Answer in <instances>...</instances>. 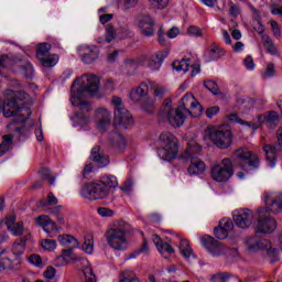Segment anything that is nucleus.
I'll use <instances>...</instances> for the list:
<instances>
[{"mask_svg": "<svg viewBox=\"0 0 282 282\" xmlns=\"http://www.w3.org/2000/svg\"><path fill=\"white\" fill-rule=\"evenodd\" d=\"M205 138H209L218 149H228L232 144V132L230 130H217L207 128Z\"/></svg>", "mask_w": 282, "mask_h": 282, "instance_id": "10", "label": "nucleus"}, {"mask_svg": "<svg viewBox=\"0 0 282 282\" xmlns=\"http://www.w3.org/2000/svg\"><path fill=\"white\" fill-rule=\"evenodd\" d=\"M200 243L214 257H219V254H226L227 257H237V254H239L237 248L225 247L224 245H221V242L215 240V238L210 236L202 237Z\"/></svg>", "mask_w": 282, "mask_h": 282, "instance_id": "8", "label": "nucleus"}, {"mask_svg": "<svg viewBox=\"0 0 282 282\" xmlns=\"http://www.w3.org/2000/svg\"><path fill=\"white\" fill-rule=\"evenodd\" d=\"M158 10H164L171 0H149Z\"/></svg>", "mask_w": 282, "mask_h": 282, "instance_id": "54", "label": "nucleus"}, {"mask_svg": "<svg viewBox=\"0 0 282 282\" xmlns=\"http://www.w3.org/2000/svg\"><path fill=\"white\" fill-rule=\"evenodd\" d=\"M232 163L236 166L242 169L249 173V171H257L261 166V159L259 155L246 148H240L236 150L231 155Z\"/></svg>", "mask_w": 282, "mask_h": 282, "instance_id": "4", "label": "nucleus"}, {"mask_svg": "<svg viewBox=\"0 0 282 282\" xmlns=\"http://www.w3.org/2000/svg\"><path fill=\"white\" fill-rule=\"evenodd\" d=\"M119 39H129L131 36V30L129 28L123 26L117 33Z\"/></svg>", "mask_w": 282, "mask_h": 282, "instance_id": "59", "label": "nucleus"}, {"mask_svg": "<svg viewBox=\"0 0 282 282\" xmlns=\"http://www.w3.org/2000/svg\"><path fill=\"white\" fill-rule=\"evenodd\" d=\"M115 122L121 126L123 129L133 127V116L127 110V108H115Z\"/></svg>", "mask_w": 282, "mask_h": 282, "instance_id": "14", "label": "nucleus"}, {"mask_svg": "<svg viewBox=\"0 0 282 282\" xmlns=\"http://www.w3.org/2000/svg\"><path fill=\"white\" fill-rule=\"evenodd\" d=\"M47 229H44L45 232L50 234V232H56L58 230H61V226H58L56 223H54L52 219L48 221L47 224Z\"/></svg>", "mask_w": 282, "mask_h": 282, "instance_id": "57", "label": "nucleus"}, {"mask_svg": "<svg viewBox=\"0 0 282 282\" xmlns=\"http://www.w3.org/2000/svg\"><path fill=\"white\" fill-rule=\"evenodd\" d=\"M127 232L124 228H111L106 232L108 246L113 250H127Z\"/></svg>", "mask_w": 282, "mask_h": 282, "instance_id": "11", "label": "nucleus"}, {"mask_svg": "<svg viewBox=\"0 0 282 282\" xmlns=\"http://www.w3.org/2000/svg\"><path fill=\"white\" fill-rule=\"evenodd\" d=\"M265 116L267 127H269V129H275L276 122H279V113H276V111H268Z\"/></svg>", "mask_w": 282, "mask_h": 282, "instance_id": "36", "label": "nucleus"}, {"mask_svg": "<svg viewBox=\"0 0 282 282\" xmlns=\"http://www.w3.org/2000/svg\"><path fill=\"white\" fill-rule=\"evenodd\" d=\"M56 204H58V198L54 196V193H48L46 202H42L41 206H56Z\"/></svg>", "mask_w": 282, "mask_h": 282, "instance_id": "51", "label": "nucleus"}, {"mask_svg": "<svg viewBox=\"0 0 282 282\" xmlns=\"http://www.w3.org/2000/svg\"><path fill=\"white\" fill-rule=\"evenodd\" d=\"M56 276V269L54 267H47L45 272H44V278L47 279L48 281H52Z\"/></svg>", "mask_w": 282, "mask_h": 282, "instance_id": "62", "label": "nucleus"}, {"mask_svg": "<svg viewBox=\"0 0 282 282\" xmlns=\"http://www.w3.org/2000/svg\"><path fill=\"white\" fill-rule=\"evenodd\" d=\"M42 248L44 250H47L48 252H52V250H56V240H52V239L42 240Z\"/></svg>", "mask_w": 282, "mask_h": 282, "instance_id": "49", "label": "nucleus"}, {"mask_svg": "<svg viewBox=\"0 0 282 282\" xmlns=\"http://www.w3.org/2000/svg\"><path fill=\"white\" fill-rule=\"evenodd\" d=\"M262 76L263 78H272V76H274V64H268Z\"/></svg>", "mask_w": 282, "mask_h": 282, "instance_id": "64", "label": "nucleus"}, {"mask_svg": "<svg viewBox=\"0 0 282 282\" xmlns=\"http://www.w3.org/2000/svg\"><path fill=\"white\" fill-rule=\"evenodd\" d=\"M139 28L143 36H153V33L155 32V21H153L151 15H143L140 19Z\"/></svg>", "mask_w": 282, "mask_h": 282, "instance_id": "22", "label": "nucleus"}, {"mask_svg": "<svg viewBox=\"0 0 282 282\" xmlns=\"http://www.w3.org/2000/svg\"><path fill=\"white\" fill-rule=\"evenodd\" d=\"M118 186V178L113 175H104L99 181L85 184L82 187V196L90 202L109 197L111 188Z\"/></svg>", "mask_w": 282, "mask_h": 282, "instance_id": "3", "label": "nucleus"}, {"mask_svg": "<svg viewBox=\"0 0 282 282\" xmlns=\"http://www.w3.org/2000/svg\"><path fill=\"white\" fill-rule=\"evenodd\" d=\"M58 242L65 248H78L79 242L74 236L63 235L58 236Z\"/></svg>", "mask_w": 282, "mask_h": 282, "instance_id": "29", "label": "nucleus"}, {"mask_svg": "<svg viewBox=\"0 0 282 282\" xmlns=\"http://www.w3.org/2000/svg\"><path fill=\"white\" fill-rule=\"evenodd\" d=\"M116 39V29L111 24L106 25V43H111Z\"/></svg>", "mask_w": 282, "mask_h": 282, "instance_id": "44", "label": "nucleus"}, {"mask_svg": "<svg viewBox=\"0 0 282 282\" xmlns=\"http://www.w3.org/2000/svg\"><path fill=\"white\" fill-rule=\"evenodd\" d=\"M20 69L25 78H32L34 76V67L30 62H24V64L20 65Z\"/></svg>", "mask_w": 282, "mask_h": 282, "instance_id": "41", "label": "nucleus"}, {"mask_svg": "<svg viewBox=\"0 0 282 282\" xmlns=\"http://www.w3.org/2000/svg\"><path fill=\"white\" fill-rule=\"evenodd\" d=\"M264 204L271 213H281L282 210V193L273 195L267 194L264 196Z\"/></svg>", "mask_w": 282, "mask_h": 282, "instance_id": "20", "label": "nucleus"}, {"mask_svg": "<svg viewBox=\"0 0 282 282\" xmlns=\"http://www.w3.org/2000/svg\"><path fill=\"white\" fill-rule=\"evenodd\" d=\"M21 265V258L10 259L8 254H6V250L0 252V272L3 270H19Z\"/></svg>", "mask_w": 282, "mask_h": 282, "instance_id": "19", "label": "nucleus"}, {"mask_svg": "<svg viewBox=\"0 0 282 282\" xmlns=\"http://www.w3.org/2000/svg\"><path fill=\"white\" fill-rule=\"evenodd\" d=\"M159 142L161 148L158 149V155L161 160H175L177 158V138L173 135L171 132H163L159 138Z\"/></svg>", "mask_w": 282, "mask_h": 282, "instance_id": "5", "label": "nucleus"}, {"mask_svg": "<svg viewBox=\"0 0 282 282\" xmlns=\"http://www.w3.org/2000/svg\"><path fill=\"white\" fill-rule=\"evenodd\" d=\"M50 50L52 45L47 42L40 43L36 48V58L37 61H43L46 56H50Z\"/></svg>", "mask_w": 282, "mask_h": 282, "instance_id": "31", "label": "nucleus"}, {"mask_svg": "<svg viewBox=\"0 0 282 282\" xmlns=\"http://www.w3.org/2000/svg\"><path fill=\"white\" fill-rule=\"evenodd\" d=\"M79 83L80 79H76L70 88L72 105L75 107H80V111L75 112L72 117V121L75 126L89 123V117H87L84 111H91V106L89 105V101L83 100V96H85V94H90L94 96V94H98L100 89V78H98L96 75L84 76L82 85L76 89V85H79Z\"/></svg>", "mask_w": 282, "mask_h": 282, "instance_id": "1", "label": "nucleus"}, {"mask_svg": "<svg viewBox=\"0 0 282 282\" xmlns=\"http://www.w3.org/2000/svg\"><path fill=\"white\" fill-rule=\"evenodd\" d=\"M149 96V85L142 83L137 88H133L130 93L132 102H142Z\"/></svg>", "mask_w": 282, "mask_h": 282, "instance_id": "23", "label": "nucleus"}, {"mask_svg": "<svg viewBox=\"0 0 282 282\" xmlns=\"http://www.w3.org/2000/svg\"><path fill=\"white\" fill-rule=\"evenodd\" d=\"M152 241L159 250L160 254H164V252H167V254H173L175 252V249H173L171 243L163 242L162 238H160L158 235H152Z\"/></svg>", "mask_w": 282, "mask_h": 282, "instance_id": "27", "label": "nucleus"}, {"mask_svg": "<svg viewBox=\"0 0 282 282\" xmlns=\"http://www.w3.org/2000/svg\"><path fill=\"white\" fill-rule=\"evenodd\" d=\"M82 250H84V252H86V254H93L94 253V239L86 238L82 246Z\"/></svg>", "mask_w": 282, "mask_h": 282, "instance_id": "45", "label": "nucleus"}, {"mask_svg": "<svg viewBox=\"0 0 282 282\" xmlns=\"http://www.w3.org/2000/svg\"><path fill=\"white\" fill-rule=\"evenodd\" d=\"M262 41H263V45L269 54H272V55L276 54V52H278L276 46L274 45V43L272 42V39H270V36L263 35Z\"/></svg>", "mask_w": 282, "mask_h": 282, "instance_id": "39", "label": "nucleus"}, {"mask_svg": "<svg viewBox=\"0 0 282 282\" xmlns=\"http://www.w3.org/2000/svg\"><path fill=\"white\" fill-rule=\"evenodd\" d=\"M97 129L104 133L111 126V112L107 108H99L96 110Z\"/></svg>", "mask_w": 282, "mask_h": 282, "instance_id": "17", "label": "nucleus"}, {"mask_svg": "<svg viewBox=\"0 0 282 282\" xmlns=\"http://www.w3.org/2000/svg\"><path fill=\"white\" fill-rule=\"evenodd\" d=\"M83 272L86 282H97L96 274H94V270L91 269V267L84 268Z\"/></svg>", "mask_w": 282, "mask_h": 282, "instance_id": "48", "label": "nucleus"}, {"mask_svg": "<svg viewBox=\"0 0 282 282\" xmlns=\"http://www.w3.org/2000/svg\"><path fill=\"white\" fill-rule=\"evenodd\" d=\"M90 160L93 162H95V164L99 167V169H105V166H109L111 160L109 159V155L105 154V152H102L100 150L99 145H96L91 149L90 152Z\"/></svg>", "mask_w": 282, "mask_h": 282, "instance_id": "18", "label": "nucleus"}, {"mask_svg": "<svg viewBox=\"0 0 282 282\" xmlns=\"http://www.w3.org/2000/svg\"><path fill=\"white\" fill-rule=\"evenodd\" d=\"M173 69L176 72H188L191 69V59L175 61L172 63Z\"/></svg>", "mask_w": 282, "mask_h": 282, "instance_id": "34", "label": "nucleus"}, {"mask_svg": "<svg viewBox=\"0 0 282 282\" xmlns=\"http://www.w3.org/2000/svg\"><path fill=\"white\" fill-rule=\"evenodd\" d=\"M158 41L160 45H163V47L169 46V40L166 39V34L164 33L163 26H161L158 31Z\"/></svg>", "mask_w": 282, "mask_h": 282, "instance_id": "50", "label": "nucleus"}, {"mask_svg": "<svg viewBox=\"0 0 282 282\" xmlns=\"http://www.w3.org/2000/svg\"><path fill=\"white\" fill-rule=\"evenodd\" d=\"M98 215H100V217H112L113 216V210L107 208V207H99L97 209Z\"/></svg>", "mask_w": 282, "mask_h": 282, "instance_id": "61", "label": "nucleus"}, {"mask_svg": "<svg viewBox=\"0 0 282 282\" xmlns=\"http://www.w3.org/2000/svg\"><path fill=\"white\" fill-rule=\"evenodd\" d=\"M30 95L23 90H6L3 107L0 105V113L4 118H15L17 122H25L32 116L30 110Z\"/></svg>", "mask_w": 282, "mask_h": 282, "instance_id": "2", "label": "nucleus"}, {"mask_svg": "<svg viewBox=\"0 0 282 282\" xmlns=\"http://www.w3.org/2000/svg\"><path fill=\"white\" fill-rule=\"evenodd\" d=\"M30 239V231H26V235H24L22 238H19L14 241L12 246V252L15 254V259H20V254H23L25 252V246L28 243V240Z\"/></svg>", "mask_w": 282, "mask_h": 282, "instance_id": "26", "label": "nucleus"}, {"mask_svg": "<svg viewBox=\"0 0 282 282\" xmlns=\"http://www.w3.org/2000/svg\"><path fill=\"white\" fill-rule=\"evenodd\" d=\"M270 23H271L273 36H275V39L281 37V28H279V22L271 21Z\"/></svg>", "mask_w": 282, "mask_h": 282, "instance_id": "60", "label": "nucleus"}, {"mask_svg": "<svg viewBox=\"0 0 282 282\" xmlns=\"http://www.w3.org/2000/svg\"><path fill=\"white\" fill-rule=\"evenodd\" d=\"M153 91L155 98H164V94H166V88H164V86L154 85Z\"/></svg>", "mask_w": 282, "mask_h": 282, "instance_id": "56", "label": "nucleus"}, {"mask_svg": "<svg viewBox=\"0 0 282 282\" xmlns=\"http://www.w3.org/2000/svg\"><path fill=\"white\" fill-rule=\"evenodd\" d=\"M8 230L12 229L13 226H15L17 224V216L14 214H11L10 216H8L6 218V221H4Z\"/></svg>", "mask_w": 282, "mask_h": 282, "instance_id": "58", "label": "nucleus"}, {"mask_svg": "<svg viewBox=\"0 0 282 282\" xmlns=\"http://www.w3.org/2000/svg\"><path fill=\"white\" fill-rule=\"evenodd\" d=\"M140 102H141V109L147 113H153V111H155V102L153 101V99L147 97Z\"/></svg>", "mask_w": 282, "mask_h": 282, "instance_id": "38", "label": "nucleus"}, {"mask_svg": "<svg viewBox=\"0 0 282 282\" xmlns=\"http://www.w3.org/2000/svg\"><path fill=\"white\" fill-rule=\"evenodd\" d=\"M234 221L238 228L246 230L252 226V221H254V213L250 209H238L234 214Z\"/></svg>", "mask_w": 282, "mask_h": 282, "instance_id": "13", "label": "nucleus"}, {"mask_svg": "<svg viewBox=\"0 0 282 282\" xmlns=\"http://www.w3.org/2000/svg\"><path fill=\"white\" fill-rule=\"evenodd\" d=\"M50 220H51L50 216L42 215L35 218V224L36 226H41L43 230H47V224H50Z\"/></svg>", "mask_w": 282, "mask_h": 282, "instance_id": "47", "label": "nucleus"}, {"mask_svg": "<svg viewBox=\"0 0 282 282\" xmlns=\"http://www.w3.org/2000/svg\"><path fill=\"white\" fill-rule=\"evenodd\" d=\"M204 87H206L208 91H212L214 96L219 95V86L214 80H205Z\"/></svg>", "mask_w": 282, "mask_h": 282, "instance_id": "46", "label": "nucleus"}, {"mask_svg": "<svg viewBox=\"0 0 282 282\" xmlns=\"http://www.w3.org/2000/svg\"><path fill=\"white\" fill-rule=\"evenodd\" d=\"M219 227L223 228L224 230H226L227 232H230V230H232L235 225L232 224V220H230V219H223L219 223Z\"/></svg>", "mask_w": 282, "mask_h": 282, "instance_id": "55", "label": "nucleus"}, {"mask_svg": "<svg viewBox=\"0 0 282 282\" xmlns=\"http://www.w3.org/2000/svg\"><path fill=\"white\" fill-rule=\"evenodd\" d=\"M247 250L249 252H257L258 250H265L267 256L271 261L279 259V250L272 248V243L268 239H262L259 236L249 237L246 241Z\"/></svg>", "mask_w": 282, "mask_h": 282, "instance_id": "7", "label": "nucleus"}, {"mask_svg": "<svg viewBox=\"0 0 282 282\" xmlns=\"http://www.w3.org/2000/svg\"><path fill=\"white\" fill-rule=\"evenodd\" d=\"M39 62L43 67H54V65L58 63V55H47L46 57H43V59H39Z\"/></svg>", "mask_w": 282, "mask_h": 282, "instance_id": "37", "label": "nucleus"}, {"mask_svg": "<svg viewBox=\"0 0 282 282\" xmlns=\"http://www.w3.org/2000/svg\"><path fill=\"white\" fill-rule=\"evenodd\" d=\"M276 230V220L270 218L269 216H260L257 225L256 232H261L262 235H270Z\"/></svg>", "mask_w": 282, "mask_h": 282, "instance_id": "15", "label": "nucleus"}, {"mask_svg": "<svg viewBox=\"0 0 282 282\" xmlns=\"http://www.w3.org/2000/svg\"><path fill=\"white\" fill-rule=\"evenodd\" d=\"M226 52H224V48L219 46L217 43H213L209 46V50L205 53L206 63H210L213 61H219L221 56H224Z\"/></svg>", "mask_w": 282, "mask_h": 282, "instance_id": "25", "label": "nucleus"}, {"mask_svg": "<svg viewBox=\"0 0 282 282\" xmlns=\"http://www.w3.org/2000/svg\"><path fill=\"white\" fill-rule=\"evenodd\" d=\"M110 142L113 149H117V151L122 152L127 148V139H124V137H122L120 133H115Z\"/></svg>", "mask_w": 282, "mask_h": 282, "instance_id": "28", "label": "nucleus"}, {"mask_svg": "<svg viewBox=\"0 0 282 282\" xmlns=\"http://www.w3.org/2000/svg\"><path fill=\"white\" fill-rule=\"evenodd\" d=\"M246 124L247 127H250L253 131H257V129H261L263 124H268V117L265 116V113L258 115L257 122L247 121Z\"/></svg>", "mask_w": 282, "mask_h": 282, "instance_id": "33", "label": "nucleus"}, {"mask_svg": "<svg viewBox=\"0 0 282 282\" xmlns=\"http://www.w3.org/2000/svg\"><path fill=\"white\" fill-rule=\"evenodd\" d=\"M187 33L191 35V36H202L203 33H202V29H199L198 26L196 25H192L187 29Z\"/></svg>", "mask_w": 282, "mask_h": 282, "instance_id": "63", "label": "nucleus"}, {"mask_svg": "<svg viewBox=\"0 0 282 282\" xmlns=\"http://www.w3.org/2000/svg\"><path fill=\"white\" fill-rule=\"evenodd\" d=\"M171 104V99L163 101L159 110V118H161V120H167L172 127H182L184 120H186L184 110H182V108L174 109Z\"/></svg>", "mask_w": 282, "mask_h": 282, "instance_id": "6", "label": "nucleus"}, {"mask_svg": "<svg viewBox=\"0 0 282 282\" xmlns=\"http://www.w3.org/2000/svg\"><path fill=\"white\" fill-rule=\"evenodd\" d=\"M166 56H169V50L159 51L155 54L151 55L150 62H149L150 69H152L153 72L160 69Z\"/></svg>", "mask_w": 282, "mask_h": 282, "instance_id": "24", "label": "nucleus"}, {"mask_svg": "<svg viewBox=\"0 0 282 282\" xmlns=\"http://www.w3.org/2000/svg\"><path fill=\"white\" fill-rule=\"evenodd\" d=\"M210 175L215 182H228V180L235 175V170H232V160L225 158L221 160L220 164L213 165Z\"/></svg>", "mask_w": 282, "mask_h": 282, "instance_id": "9", "label": "nucleus"}, {"mask_svg": "<svg viewBox=\"0 0 282 282\" xmlns=\"http://www.w3.org/2000/svg\"><path fill=\"white\" fill-rule=\"evenodd\" d=\"M228 279H230V273L223 272V273H218V274H215L214 276H212L210 281L212 282H227Z\"/></svg>", "mask_w": 282, "mask_h": 282, "instance_id": "52", "label": "nucleus"}, {"mask_svg": "<svg viewBox=\"0 0 282 282\" xmlns=\"http://www.w3.org/2000/svg\"><path fill=\"white\" fill-rule=\"evenodd\" d=\"M41 180H45L51 184V186H54V183L56 182V176H52V172L50 169H42L39 171Z\"/></svg>", "mask_w": 282, "mask_h": 282, "instance_id": "40", "label": "nucleus"}, {"mask_svg": "<svg viewBox=\"0 0 282 282\" xmlns=\"http://www.w3.org/2000/svg\"><path fill=\"white\" fill-rule=\"evenodd\" d=\"M13 137L12 134H6L2 137V142L0 143V158L1 155H6L8 151H10V147H12Z\"/></svg>", "mask_w": 282, "mask_h": 282, "instance_id": "32", "label": "nucleus"}, {"mask_svg": "<svg viewBox=\"0 0 282 282\" xmlns=\"http://www.w3.org/2000/svg\"><path fill=\"white\" fill-rule=\"evenodd\" d=\"M264 152L267 153V160H270L271 166H274V153H276V145H264Z\"/></svg>", "mask_w": 282, "mask_h": 282, "instance_id": "43", "label": "nucleus"}, {"mask_svg": "<svg viewBox=\"0 0 282 282\" xmlns=\"http://www.w3.org/2000/svg\"><path fill=\"white\" fill-rule=\"evenodd\" d=\"M206 171V164L203 161H191V165L187 169L189 175H199V173H204Z\"/></svg>", "mask_w": 282, "mask_h": 282, "instance_id": "30", "label": "nucleus"}, {"mask_svg": "<svg viewBox=\"0 0 282 282\" xmlns=\"http://www.w3.org/2000/svg\"><path fill=\"white\" fill-rule=\"evenodd\" d=\"M202 155V147L195 141L187 143V149L181 154L182 160L195 161Z\"/></svg>", "mask_w": 282, "mask_h": 282, "instance_id": "21", "label": "nucleus"}, {"mask_svg": "<svg viewBox=\"0 0 282 282\" xmlns=\"http://www.w3.org/2000/svg\"><path fill=\"white\" fill-rule=\"evenodd\" d=\"M178 248H180L181 254H183L185 259H189L191 254H193V249H191V245L186 239H181V243Z\"/></svg>", "mask_w": 282, "mask_h": 282, "instance_id": "35", "label": "nucleus"}, {"mask_svg": "<svg viewBox=\"0 0 282 282\" xmlns=\"http://www.w3.org/2000/svg\"><path fill=\"white\" fill-rule=\"evenodd\" d=\"M228 232L226 229H224L223 227L218 226L214 229V235L217 239H226L228 237Z\"/></svg>", "mask_w": 282, "mask_h": 282, "instance_id": "53", "label": "nucleus"}, {"mask_svg": "<svg viewBox=\"0 0 282 282\" xmlns=\"http://www.w3.org/2000/svg\"><path fill=\"white\" fill-rule=\"evenodd\" d=\"M182 107H178V109H182V111H186L194 118H197V116H202V111L204 108L202 107V104H199L197 100H195V96L191 94H186L181 99Z\"/></svg>", "mask_w": 282, "mask_h": 282, "instance_id": "12", "label": "nucleus"}, {"mask_svg": "<svg viewBox=\"0 0 282 282\" xmlns=\"http://www.w3.org/2000/svg\"><path fill=\"white\" fill-rule=\"evenodd\" d=\"M10 232L14 236V237H21L23 235H25V228L23 227V221H19L15 225H13L11 227V229H9Z\"/></svg>", "mask_w": 282, "mask_h": 282, "instance_id": "42", "label": "nucleus"}, {"mask_svg": "<svg viewBox=\"0 0 282 282\" xmlns=\"http://www.w3.org/2000/svg\"><path fill=\"white\" fill-rule=\"evenodd\" d=\"M77 52L83 63H85L86 65H91V63L97 61L99 56L98 47L96 46L83 45L77 48Z\"/></svg>", "mask_w": 282, "mask_h": 282, "instance_id": "16", "label": "nucleus"}]
</instances>
